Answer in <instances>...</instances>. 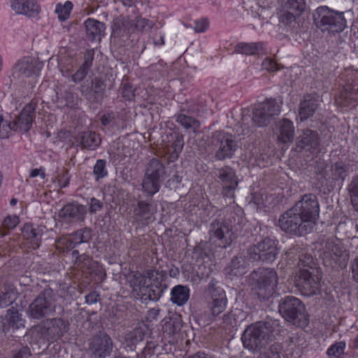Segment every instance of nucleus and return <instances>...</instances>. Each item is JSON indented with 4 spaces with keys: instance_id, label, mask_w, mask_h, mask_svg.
<instances>
[{
    "instance_id": "nucleus-1",
    "label": "nucleus",
    "mask_w": 358,
    "mask_h": 358,
    "mask_svg": "<svg viewBox=\"0 0 358 358\" xmlns=\"http://www.w3.org/2000/svg\"><path fill=\"white\" fill-rule=\"evenodd\" d=\"M319 213L320 207L316 196L313 194H304L301 200L280 215L278 224H316Z\"/></svg>"
},
{
    "instance_id": "nucleus-24",
    "label": "nucleus",
    "mask_w": 358,
    "mask_h": 358,
    "mask_svg": "<svg viewBox=\"0 0 358 358\" xmlns=\"http://www.w3.org/2000/svg\"><path fill=\"white\" fill-rule=\"evenodd\" d=\"M87 213L86 208L83 205L68 203L64 205L59 212V216L65 220L83 222Z\"/></svg>"
},
{
    "instance_id": "nucleus-51",
    "label": "nucleus",
    "mask_w": 358,
    "mask_h": 358,
    "mask_svg": "<svg viewBox=\"0 0 358 358\" xmlns=\"http://www.w3.org/2000/svg\"><path fill=\"white\" fill-rule=\"evenodd\" d=\"M135 89L129 83H124L121 87V96L125 101H131L135 97Z\"/></svg>"
},
{
    "instance_id": "nucleus-22",
    "label": "nucleus",
    "mask_w": 358,
    "mask_h": 358,
    "mask_svg": "<svg viewBox=\"0 0 358 358\" xmlns=\"http://www.w3.org/2000/svg\"><path fill=\"white\" fill-rule=\"evenodd\" d=\"M275 134L278 143L286 145L292 143L295 134L293 122L287 118L280 120L275 124Z\"/></svg>"
},
{
    "instance_id": "nucleus-26",
    "label": "nucleus",
    "mask_w": 358,
    "mask_h": 358,
    "mask_svg": "<svg viewBox=\"0 0 358 358\" xmlns=\"http://www.w3.org/2000/svg\"><path fill=\"white\" fill-rule=\"evenodd\" d=\"M265 50V43L259 42H238L234 46V52L236 54L245 55L247 56H255L262 54Z\"/></svg>"
},
{
    "instance_id": "nucleus-58",
    "label": "nucleus",
    "mask_w": 358,
    "mask_h": 358,
    "mask_svg": "<svg viewBox=\"0 0 358 358\" xmlns=\"http://www.w3.org/2000/svg\"><path fill=\"white\" fill-rule=\"evenodd\" d=\"M94 58V49H87L84 53V62L82 66L91 69Z\"/></svg>"
},
{
    "instance_id": "nucleus-43",
    "label": "nucleus",
    "mask_w": 358,
    "mask_h": 358,
    "mask_svg": "<svg viewBox=\"0 0 358 358\" xmlns=\"http://www.w3.org/2000/svg\"><path fill=\"white\" fill-rule=\"evenodd\" d=\"M207 292L210 295L212 300L227 298L224 289L218 285V282L214 279L208 283Z\"/></svg>"
},
{
    "instance_id": "nucleus-17",
    "label": "nucleus",
    "mask_w": 358,
    "mask_h": 358,
    "mask_svg": "<svg viewBox=\"0 0 358 358\" xmlns=\"http://www.w3.org/2000/svg\"><path fill=\"white\" fill-rule=\"evenodd\" d=\"M217 176L222 184V194L224 197L234 198V190L238 186L235 171L229 166L217 170Z\"/></svg>"
},
{
    "instance_id": "nucleus-4",
    "label": "nucleus",
    "mask_w": 358,
    "mask_h": 358,
    "mask_svg": "<svg viewBox=\"0 0 358 358\" xmlns=\"http://www.w3.org/2000/svg\"><path fill=\"white\" fill-rule=\"evenodd\" d=\"M320 256L325 266H345L349 254L338 239L334 238L323 239L320 242Z\"/></svg>"
},
{
    "instance_id": "nucleus-62",
    "label": "nucleus",
    "mask_w": 358,
    "mask_h": 358,
    "mask_svg": "<svg viewBox=\"0 0 358 358\" xmlns=\"http://www.w3.org/2000/svg\"><path fill=\"white\" fill-rule=\"evenodd\" d=\"M236 323L235 315L232 313H228L227 314L224 315L221 324L223 325V327L227 328L228 327L234 326Z\"/></svg>"
},
{
    "instance_id": "nucleus-10",
    "label": "nucleus",
    "mask_w": 358,
    "mask_h": 358,
    "mask_svg": "<svg viewBox=\"0 0 358 358\" xmlns=\"http://www.w3.org/2000/svg\"><path fill=\"white\" fill-rule=\"evenodd\" d=\"M321 279L322 273L317 268H301L296 275V285L303 295L310 296L319 292Z\"/></svg>"
},
{
    "instance_id": "nucleus-49",
    "label": "nucleus",
    "mask_w": 358,
    "mask_h": 358,
    "mask_svg": "<svg viewBox=\"0 0 358 358\" xmlns=\"http://www.w3.org/2000/svg\"><path fill=\"white\" fill-rule=\"evenodd\" d=\"M184 145L183 138L182 136H177L173 143L171 144L173 152L171 155L170 160L173 162L177 159L179 154L182 150Z\"/></svg>"
},
{
    "instance_id": "nucleus-12",
    "label": "nucleus",
    "mask_w": 358,
    "mask_h": 358,
    "mask_svg": "<svg viewBox=\"0 0 358 358\" xmlns=\"http://www.w3.org/2000/svg\"><path fill=\"white\" fill-rule=\"evenodd\" d=\"M277 248L275 241L266 238L257 245L251 247L248 255L255 262H273L276 259Z\"/></svg>"
},
{
    "instance_id": "nucleus-18",
    "label": "nucleus",
    "mask_w": 358,
    "mask_h": 358,
    "mask_svg": "<svg viewBox=\"0 0 358 358\" xmlns=\"http://www.w3.org/2000/svg\"><path fill=\"white\" fill-rule=\"evenodd\" d=\"M282 356L284 358H300L306 348V341L303 336L292 334L282 343Z\"/></svg>"
},
{
    "instance_id": "nucleus-40",
    "label": "nucleus",
    "mask_w": 358,
    "mask_h": 358,
    "mask_svg": "<svg viewBox=\"0 0 358 358\" xmlns=\"http://www.w3.org/2000/svg\"><path fill=\"white\" fill-rule=\"evenodd\" d=\"M130 27L134 31H143L152 28V22L148 19L137 16L129 20Z\"/></svg>"
},
{
    "instance_id": "nucleus-14",
    "label": "nucleus",
    "mask_w": 358,
    "mask_h": 358,
    "mask_svg": "<svg viewBox=\"0 0 358 358\" xmlns=\"http://www.w3.org/2000/svg\"><path fill=\"white\" fill-rule=\"evenodd\" d=\"M68 321L55 317L43 321L38 326L40 333L48 340L57 341L62 338L68 331Z\"/></svg>"
},
{
    "instance_id": "nucleus-20",
    "label": "nucleus",
    "mask_w": 358,
    "mask_h": 358,
    "mask_svg": "<svg viewBox=\"0 0 358 358\" xmlns=\"http://www.w3.org/2000/svg\"><path fill=\"white\" fill-rule=\"evenodd\" d=\"M213 227L209 231L210 241L222 248H226L227 245H230L232 239L234 238L231 225H213Z\"/></svg>"
},
{
    "instance_id": "nucleus-47",
    "label": "nucleus",
    "mask_w": 358,
    "mask_h": 358,
    "mask_svg": "<svg viewBox=\"0 0 358 358\" xmlns=\"http://www.w3.org/2000/svg\"><path fill=\"white\" fill-rule=\"evenodd\" d=\"M345 348V342H338L331 345L327 351V354L329 358H341L344 354V350Z\"/></svg>"
},
{
    "instance_id": "nucleus-39",
    "label": "nucleus",
    "mask_w": 358,
    "mask_h": 358,
    "mask_svg": "<svg viewBox=\"0 0 358 358\" xmlns=\"http://www.w3.org/2000/svg\"><path fill=\"white\" fill-rule=\"evenodd\" d=\"M177 122L187 130L196 133L200 128V122L195 118L180 114L176 119Z\"/></svg>"
},
{
    "instance_id": "nucleus-48",
    "label": "nucleus",
    "mask_w": 358,
    "mask_h": 358,
    "mask_svg": "<svg viewBox=\"0 0 358 358\" xmlns=\"http://www.w3.org/2000/svg\"><path fill=\"white\" fill-rule=\"evenodd\" d=\"M227 304V298L212 300V302L210 303V310L212 315L213 316H217L221 313H222L225 310Z\"/></svg>"
},
{
    "instance_id": "nucleus-54",
    "label": "nucleus",
    "mask_w": 358,
    "mask_h": 358,
    "mask_svg": "<svg viewBox=\"0 0 358 358\" xmlns=\"http://www.w3.org/2000/svg\"><path fill=\"white\" fill-rule=\"evenodd\" d=\"M90 70V69L80 65L79 69L72 75V80L76 83L83 81L87 77Z\"/></svg>"
},
{
    "instance_id": "nucleus-63",
    "label": "nucleus",
    "mask_w": 358,
    "mask_h": 358,
    "mask_svg": "<svg viewBox=\"0 0 358 358\" xmlns=\"http://www.w3.org/2000/svg\"><path fill=\"white\" fill-rule=\"evenodd\" d=\"M31 352L27 346H23L18 350L13 352L12 358H29Z\"/></svg>"
},
{
    "instance_id": "nucleus-52",
    "label": "nucleus",
    "mask_w": 358,
    "mask_h": 358,
    "mask_svg": "<svg viewBox=\"0 0 358 358\" xmlns=\"http://www.w3.org/2000/svg\"><path fill=\"white\" fill-rule=\"evenodd\" d=\"M64 99L66 101V106L71 109H76L78 106V95L73 92L68 90L64 92Z\"/></svg>"
},
{
    "instance_id": "nucleus-23",
    "label": "nucleus",
    "mask_w": 358,
    "mask_h": 358,
    "mask_svg": "<svg viewBox=\"0 0 358 358\" xmlns=\"http://www.w3.org/2000/svg\"><path fill=\"white\" fill-rule=\"evenodd\" d=\"M10 7L15 13L30 18L37 17L41 11L36 0H11Z\"/></svg>"
},
{
    "instance_id": "nucleus-5",
    "label": "nucleus",
    "mask_w": 358,
    "mask_h": 358,
    "mask_svg": "<svg viewBox=\"0 0 358 358\" xmlns=\"http://www.w3.org/2000/svg\"><path fill=\"white\" fill-rule=\"evenodd\" d=\"M250 284L259 297L271 296L278 282L276 273L271 268H259L250 275Z\"/></svg>"
},
{
    "instance_id": "nucleus-53",
    "label": "nucleus",
    "mask_w": 358,
    "mask_h": 358,
    "mask_svg": "<svg viewBox=\"0 0 358 358\" xmlns=\"http://www.w3.org/2000/svg\"><path fill=\"white\" fill-rule=\"evenodd\" d=\"M152 283H150L147 278L144 276L143 274H140L138 276H136L133 285H134V290L137 292L138 293L141 292V288H146L150 286Z\"/></svg>"
},
{
    "instance_id": "nucleus-15",
    "label": "nucleus",
    "mask_w": 358,
    "mask_h": 358,
    "mask_svg": "<svg viewBox=\"0 0 358 358\" xmlns=\"http://www.w3.org/2000/svg\"><path fill=\"white\" fill-rule=\"evenodd\" d=\"M113 348V341L106 334L95 336L89 341L91 358H106L110 355Z\"/></svg>"
},
{
    "instance_id": "nucleus-13",
    "label": "nucleus",
    "mask_w": 358,
    "mask_h": 358,
    "mask_svg": "<svg viewBox=\"0 0 358 358\" xmlns=\"http://www.w3.org/2000/svg\"><path fill=\"white\" fill-rule=\"evenodd\" d=\"M43 65L37 59L27 56L20 59L14 66L15 71L20 76L27 78H31L32 87H35L38 83V79L41 76V71Z\"/></svg>"
},
{
    "instance_id": "nucleus-32",
    "label": "nucleus",
    "mask_w": 358,
    "mask_h": 358,
    "mask_svg": "<svg viewBox=\"0 0 358 358\" xmlns=\"http://www.w3.org/2000/svg\"><path fill=\"white\" fill-rule=\"evenodd\" d=\"M134 215L141 220H145L141 224H149L148 221L152 214V206L150 202L140 201L134 208Z\"/></svg>"
},
{
    "instance_id": "nucleus-6",
    "label": "nucleus",
    "mask_w": 358,
    "mask_h": 358,
    "mask_svg": "<svg viewBox=\"0 0 358 358\" xmlns=\"http://www.w3.org/2000/svg\"><path fill=\"white\" fill-rule=\"evenodd\" d=\"M241 340L245 348L253 352L259 351L269 343V330L265 323H256L245 329Z\"/></svg>"
},
{
    "instance_id": "nucleus-16",
    "label": "nucleus",
    "mask_w": 358,
    "mask_h": 358,
    "mask_svg": "<svg viewBox=\"0 0 358 358\" xmlns=\"http://www.w3.org/2000/svg\"><path fill=\"white\" fill-rule=\"evenodd\" d=\"M295 150L298 152L307 153V156L320 152L318 134L309 129H305L297 139Z\"/></svg>"
},
{
    "instance_id": "nucleus-41",
    "label": "nucleus",
    "mask_w": 358,
    "mask_h": 358,
    "mask_svg": "<svg viewBox=\"0 0 358 358\" xmlns=\"http://www.w3.org/2000/svg\"><path fill=\"white\" fill-rule=\"evenodd\" d=\"M73 5L71 1H66L64 4L60 3L56 5L55 13L61 22L66 20L71 14Z\"/></svg>"
},
{
    "instance_id": "nucleus-42",
    "label": "nucleus",
    "mask_w": 358,
    "mask_h": 358,
    "mask_svg": "<svg viewBox=\"0 0 358 358\" xmlns=\"http://www.w3.org/2000/svg\"><path fill=\"white\" fill-rule=\"evenodd\" d=\"M106 164L107 162L106 159H99L96 160L93 167V174L96 181H99L108 176V171Z\"/></svg>"
},
{
    "instance_id": "nucleus-56",
    "label": "nucleus",
    "mask_w": 358,
    "mask_h": 358,
    "mask_svg": "<svg viewBox=\"0 0 358 358\" xmlns=\"http://www.w3.org/2000/svg\"><path fill=\"white\" fill-rule=\"evenodd\" d=\"M287 4L289 8L299 13L304 11L306 8L304 0H287Z\"/></svg>"
},
{
    "instance_id": "nucleus-45",
    "label": "nucleus",
    "mask_w": 358,
    "mask_h": 358,
    "mask_svg": "<svg viewBox=\"0 0 358 358\" xmlns=\"http://www.w3.org/2000/svg\"><path fill=\"white\" fill-rule=\"evenodd\" d=\"M352 206L358 211V175L354 177L348 187Z\"/></svg>"
},
{
    "instance_id": "nucleus-8",
    "label": "nucleus",
    "mask_w": 358,
    "mask_h": 358,
    "mask_svg": "<svg viewBox=\"0 0 358 358\" xmlns=\"http://www.w3.org/2000/svg\"><path fill=\"white\" fill-rule=\"evenodd\" d=\"M165 166L159 159H150L143 179V191L150 196L157 193L161 187L162 180H165Z\"/></svg>"
},
{
    "instance_id": "nucleus-36",
    "label": "nucleus",
    "mask_w": 358,
    "mask_h": 358,
    "mask_svg": "<svg viewBox=\"0 0 358 358\" xmlns=\"http://www.w3.org/2000/svg\"><path fill=\"white\" fill-rule=\"evenodd\" d=\"M6 316L8 320L10 326L13 329H19L24 327L25 320L22 317L19 310L15 308L11 307L6 310Z\"/></svg>"
},
{
    "instance_id": "nucleus-30",
    "label": "nucleus",
    "mask_w": 358,
    "mask_h": 358,
    "mask_svg": "<svg viewBox=\"0 0 358 358\" xmlns=\"http://www.w3.org/2000/svg\"><path fill=\"white\" fill-rule=\"evenodd\" d=\"M86 33L91 40H96L100 38L103 31L104 24L94 19H87L85 22Z\"/></svg>"
},
{
    "instance_id": "nucleus-46",
    "label": "nucleus",
    "mask_w": 358,
    "mask_h": 358,
    "mask_svg": "<svg viewBox=\"0 0 358 358\" xmlns=\"http://www.w3.org/2000/svg\"><path fill=\"white\" fill-rule=\"evenodd\" d=\"M282 346L279 343H275L269 348L261 354L259 358H281Z\"/></svg>"
},
{
    "instance_id": "nucleus-44",
    "label": "nucleus",
    "mask_w": 358,
    "mask_h": 358,
    "mask_svg": "<svg viewBox=\"0 0 358 358\" xmlns=\"http://www.w3.org/2000/svg\"><path fill=\"white\" fill-rule=\"evenodd\" d=\"M348 168L343 162H338L332 167V178L335 181L341 180L342 182L346 178Z\"/></svg>"
},
{
    "instance_id": "nucleus-38",
    "label": "nucleus",
    "mask_w": 358,
    "mask_h": 358,
    "mask_svg": "<svg viewBox=\"0 0 358 358\" xmlns=\"http://www.w3.org/2000/svg\"><path fill=\"white\" fill-rule=\"evenodd\" d=\"M145 331L141 327H136L125 336V343L127 347L132 348L136 343L143 340Z\"/></svg>"
},
{
    "instance_id": "nucleus-27",
    "label": "nucleus",
    "mask_w": 358,
    "mask_h": 358,
    "mask_svg": "<svg viewBox=\"0 0 358 358\" xmlns=\"http://www.w3.org/2000/svg\"><path fill=\"white\" fill-rule=\"evenodd\" d=\"M285 255L293 262L298 261V265L305 267L304 268H309L313 266V258L311 255L307 254L303 248L294 246L287 250Z\"/></svg>"
},
{
    "instance_id": "nucleus-19",
    "label": "nucleus",
    "mask_w": 358,
    "mask_h": 358,
    "mask_svg": "<svg viewBox=\"0 0 358 358\" xmlns=\"http://www.w3.org/2000/svg\"><path fill=\"white\" fill-rule=\"evenodd\" d=\"M215 136L220 141V148L216 151L215 157L218 160L231 159L238 149V145L234 137L228 134L217 133Z\"/></svg>"
},
{
    "instance_id": "nucleus-37",
    "label": "nucleus",
    "mask_w": 358,
    "mask_h": 358,
    "mask_svg": "<svg viewBox=\"0 0 358 358\" xmlns=\"http://www.w3.org/2000/svg\"><path fill=\"white\" fill-rule=\"evenodd\" d=\"M15 301V292L13 286L4 285L0 289V308H5Z\"/></svg>"
},
{
    "instance_id": "nucleus-60",
    "label": "nucleus",
    "mask_w": 358,
    "mask_h": 358,
    "mask_svg": "<svg viewBox=\"0 0 358 358\" xmlns=\"http://www.w3.org/2000/svg\"><path fill=\"white\" fill-rule=\"evenodd\" d=\"M70 179L68 171L59 173L57 176L58 186L62 189L68 187L70 183Z\"/></svg>"
},
{
    "instance_id": "nucleus-25",
    "label": "nucleus",
    "mask_w": 358,
    "mask_h": 358,
    "mask_svg": "<svg viewBox=\"0 0 358 358\" xmlns=\"http://www.w3.org/2000/svg\"><path fill=\"white\" fill-rule=\"evenodd\" d=\"M320 106L319 97L313 94H306L299 106V115L301 121L312 117Z\"/></svg>"
},
{
    "instance_id": "nucleus-57",
    "label": "nucleus",
    "mask_w": 358,
    "mask_h": 358,
    "mask_svg": "<svg viewBox=\"0 0 358 358\" xmlns=\"http://www.w3.org/2000/svg\"><path fill=\"white\" fill-rule=\"evenodd\" d=\"M92 87L96 94H102L105 92L106 82L101 78H95L92 80Z\"/></svg>"
},
{
    "instance_id": "nucleus-9",
    "label": "nucleus",
    "mask_w": 358,
    "mask_h": 358,
    "mask_svg": "<svg viewBox=\"0 0 358 358\" xmlns=\"http://www.w3.org/2000/svg\"><path fill=\"white\" fill-rule=\"evenodd\" d=\"M279 313L288 322L294 325L306 324L305 306L301 301L293 296H287L280 300L278 306Z\"/></svg>"
},
{
    "instance_id": "nucleus-3",
    "label": "nucleus",
    "mask_w": 358,
    "mask_h": 358,
    "mask_svg": "<svg viewBox=\"0 0 358 358\" xmlns=\"http://www.w3.org/2000/svg\"><path fill=\"white\" fill-rule=\"evenodd\" d=\"M339 78L343 87L336 98V102L347 108L358 105V70L345 69Z\"/></svg>"
},
{
    "instance_id": "nucleus-59",
    "label": "nucleus",
    "mask_w": 358,
    "mask_h": 358,
    "mask_svg": "<svg viewBox=\"0 0 358 358\" xmlns=\"http://www.w3.org/2000/svg\"><path fill=\"white\" fill-rule=\"evenodd\" d=\"M209 27V21L207 18H201L195 22L194 30L198 33L205 32Z\"/></svg>"
},
{
    "instance_id": "nucleus-29",
    "label": "nucleus",
    "mask_w": 358,
    "mask_h": 358,
    "mask_svg": "<svg viewBox=\"0 0 358 358\" xmlns=\"http://www.w3.org/2000/svg\"><path fill=\"white\" fill-rule=\"evenodd\" d=\"M310 156L311 159L310 160L309 164L310 169L313 170L317 175L325 178L329 164L327 161L324 159L323 154L320 155V152H317Z\"/></svg>"
},
{
    "instance_id": "nucleus-2",
    "label": "nucleus",
    "mask_w": 358,
    "mask_h": 358,
    "mask_svg": "<svg viewBox=\"0 0 358 358\" xmlns=\"http://www.w3.org/2000/svg\"><path fill=\"white\" fill-rule=\"evenodd\" d=\"M313 20L318 29L331 35L342 32L347 26L344 13L327 6H318L313 13Z\"/></svg>"
},
{
    "instance_id": "nucleus-31",
    "label": "nucleus",
    "mask_w": 358,
    "mask_h": 358,
    "mask_svg": "<svg viewBox=\"0 0 358 358\" xmlns=\"http://www.w3.org/2000/svg\"><path fill=\"white\" fill-rule=\"evenodd\" d=\"M171 294V301L178 306H182L189 299V289L186 286L176 285L172 289Z\"/></svg>"
},
{
    "instance_id": "nucleus-21",
    "label": "nucleus",
    "mask_w": 358,
    "mask_h": 358,
    "mask_svg": "<svg viewBox=\"0 0 358 358\" xmlns=\"http://www.w3.org/2000/svg\"><path fill=\"white\" fill-rule=\"evenodd\" d=\"M36 105L30 102L21 110L15 122V125L21 132L27 133L31 128L36 117Z\"/></svg>"
},
{
    "instance_id": "nucleus-28",
    "label": "nucleus",
    "mask_w": 358,
    "mask_h": 358,
    "mask_svg": "<svg viewBox=\"0 0 358 358\" xmlns=\"http://www.w3.org/2000/svg\"><path fill=\"white\" fill-rule=\"evenodd\" d=\"M100 122L104 127H111L113 131L124 128L125 125L123 115L112 110L104 113L100 117Z\"/></svg>"
},
{
    "instance_id": "nucleus-64",
    "label": "nucleus",
    "mask_w": 358,
    "mask_h": 358,
    "mask_svg": "<svg viewBox=\"0 0 358 358\" xmlns=\"http://www.w3.org/2000/svg\"><path fill=\"white\" fill-rule=\"evenodd\" d=\"M350 271L352 280L358 283V256L351 262Z\"/></svg>"
},
{
    "instance_id": "nucleus-35",
    "label": "nucleus",
    "mask_w": 358,
    "mask_h": 358,
    "mask_svg": "<svg viewBox=\"0 0 358 358\" xmlns=\"http://www.w3.org/2000/svg\"><path fill=\"white\" fill-rule=\"evenodd\" d=\"M79 138L80 145L87 150H94L100 145V139L94 132H83Z\"/></svg>"
},
{
    "instance_id": "nucleus-50",
    "label": "nucleus",
    "mask_w": 358,
    "mask_h": 358,
    "mask_svg": "<svg viewBox=\"0 0 358 358\" xmlns=\"http://www.w3.org/2000/svg\"><path fill=\"white\" fill-rule=\"evenodd\" d=\"M282 231L290 235L302 236L306 234V225H280Z\"/></svg>"
},
{
    "instance_id": "nucleus-33",
    "label": "nucleus",
    "mask_w": 358,
    "mask_h": 358,
    "mask_svg": "<svg viewBox=\"0 0 358 358\" xmlns=\"http://www.w3.org/2000/svg\"><path fill=\"white\" fill-rule=\"evenodd\" d=\"M163 289L158 287L157 285L151 284L146 288H141V292L138 293L141 296V300L146 301H158L162 295Z\"/></svg>"
},
{
    "instance_id": "nucleus-11",
    "label": "nucleus",
    "mask_w": 358,
    "mask_h": 358,
    "mask_svg": "<svg viewBox=\"0 0 358 358\" xmlns=\"http://www.w3.org/2000/svg\"><path fill=\"white\" fill-rule=\"evenodd\" d=\"M279 106L276 100L266 98L264 101L258 103L252 109V121L259 127L267 126L272 117L278 115Z\"/></svg>"
},
{
    "instance_id": "nucleus-55",
    "label": "nucleus",
    "mask_w": 358,
    "mask_h": 358,
    "mask_svg": "<svg viewBox=\"0 0 358 358\" xmlns=\"http://www.w3.org/2000/svg\"><path fill=\"white\" fill-rule=\"evenodd\" d=\"M262 66L269 72H275L280 69V64L270 57H266L263 60Z\"/></svg>"
},
{
    "instance_id": "nucleus-61",
    "label": "nucleus",
    "mask_w": 358,
    "mask_h": 358,
    "mask_svg": "<svg viewBox=\"0 0 358 358\" xmlns=\"http://www.w3.org/2000/svg\"><path fill=\"white\" fill-rule=\"evenodd\" d=\"M182 182V176L178 173H175L174 175L167 180L166 186L170 189L177 188L178 185Z\"/></svg>"
},
{
    "instance_id": "nucleus-7",
    "label": "nucleus",
    "mask_w": 358,
    "mask_h": 358,
    "mask_svg": "<svg viewBox=\"0 0 358 358\" xmlns=\"http://www.w3.org/2000/svg\"><path fill=\"white\" fill-rule=\"evenodd\" d=\"M56 295L51 288H45L29 304L28 314L35 320L42 319L55 311Z\"/></svg>"
},
{
    "instance_id": "nucleus-34",
    "label": "nucleus",
    "mask_w": 358,
    "mask_h": 358,
    "mask_svg": "<svg viewBox=\"0 0 358 358\" xmlns=\"http://www.w3.org/2000/svg\"><path fill=\"white\" fill-rule=\"evenodd\" d=\"M182 327L180 317L178 316L171 317L166 320L162 326V331L164 336L171 337L179 333Z\"/></svg>"
}]
</instances>
